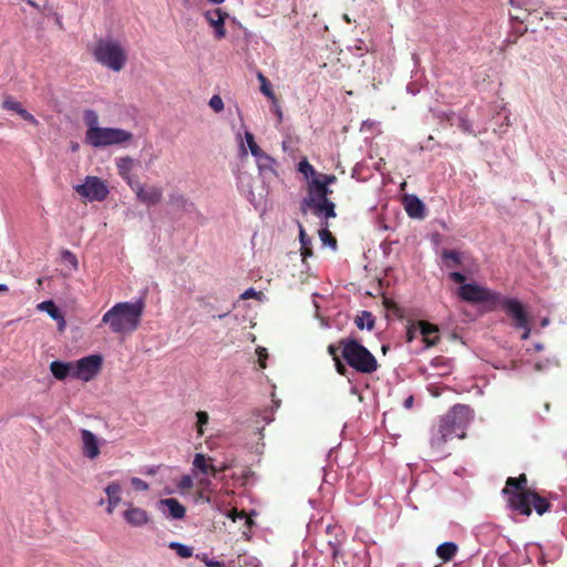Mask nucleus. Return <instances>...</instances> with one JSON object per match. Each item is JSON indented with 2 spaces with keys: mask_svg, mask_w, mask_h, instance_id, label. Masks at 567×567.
I'll return each instance as SVG.
<instances>
[{
  "mask_svg": "<svg viewBox=\"0 0 567 567\" xmlns=\"http://www.w3.org/2000/svg\"><path fill=\"white\" fill-rule=\"evenodd\" d=\"M474 417V411L470 405L455 404L431 431L430 444L436 451H443L449 441L466 436V427Z\"/></svg>",
  "mask_w": 567,
  "mask_h": 567,
  "instance_id": "f257e3e1",
  "label": "nucleus"
},
{
  "mask_svg": "<svg viewBox=\"0 0 567 567\" xmlns=\"http://www.w3.org/2000/svg\"><path fill=\"white\" fill-rule=\"evenodd\" d=\"M144 308L143 299L136 302H118L103 315L102 322L110 324L115 333H131L138 328Z\"/></svg>",
  "mask_w": 567,
  "mask_h": 567,
  "instance_id": "f03ea898",
  "label": "nucleus"
},
{
  "mask_svg": "<svg viewBox=\"0 0 567 567\" xmlns=\"http://www.w3.org/2000/svg\"><path fill=\"white\" fill-rule=\"evenodd\" d=\"M341 357L346 363L362 374H371L379 368L377 358L355 338H342L339 340Z\"/></svg>",
  "mask_w": 567,
  "mask_h": 567,
  "instance_id": "7ed1b4c3",
  "label": "nucleus"
},
{
  "mask_svg": "<svg viewBox=\"0 0 567 567\" xmlns=\"http://www.w3.org/2000/svg\"><path fill=\"white\" fill-rule=\"evenodd\" d=\"M83 122L87 127L85 142H130L132 133L122 128L100 127L99 115L92 109L84 110Z\"/></svg>",
  "mask_w": 567,
  "mask_h": 567,
  "instance_id": "20e7f679",
  "label": "nucleus"
},
{
  "mask_svg": "<svg viewBox=\"0 0 567 567\" xmlns=\"http://www.w3.org/2000/svg\"><path fill=\"white\" fill-rule=\"evenodd\" d=\"M93 55L99 63L115 72L121 71L126 62V54L122 47L110 40H99Z\"/></svg>",
  "mask_w": 567,
  "mask_h": 567,
  "instance_id": "39448f33",
  "label": "nucleus"
},
{
  "mask_svg": "<svg viewBox=\"0 0 567 567\" xmlns=\"http://www.w3.org/2000/svg\"><path fill=\"white\" fill-rule=\"evenodd\" d=\"M508 503L514 511L525 516L532 514V507L535 508L538 515H543L550 507L549 502L534 491L514 492L508 497Z\"/></svg>",
  "mask_w": 567,
  "mask_h": 567,
  "instance_id": "423d86ee",
  "label": "nucleus"
},
{
  "mask_svg": "<svg viewBox=\"0 0 567 567\" xmlns=\"http://www.w3.org/2000/svg\"><path fill=\"white\" fill-rule=\"evenodd\" d=\"M505 313L512 319L515 329H522V339L527 340L532 332L530 318L523 303L515 298H501L497 302Z\"/></svg>",
  "mask_w": 567,
  "mask_h": 567,
  "instance_id": "0eeeda50",
  "label": "nucleus"
},
{
  "mask_svg": "<svg viewBox=\"0 0 567 567\" xmlns=\"http://www.w3.org/2000/svg\"><path fill=\"white\" fill-rule=\"evenodd\" d=\"M458 297L470 303H491L499 301V293L477 284H464L458 288Z\"/></svg>",
  "mask_w": 567,
  "mask_h": 567,
  "instance_id": "6e6552de",
  "label": "nucleus"
},
{
  "mask_svg": "<svg viewBox=\"0 0 567 567\" xmlns=\"http://www.w3.org/2000/svg\"><path fill=\"white\" fill-rule=\"evenodd\" d=\"M470 110L455 113L453 111H437L435 116L442 122H446L450 126L456 127L467 135L475 136L476 133H481L482 128L478 125H474L468 118Z\"/></svg>",
  "mask_w": 567,
  "mask_h": 567,
  "instance_id": "1a4fd4ad",
  "label": "nucleus"
},
{
  "mask_svg": "<svg viewBox=\"0 0 567 567\" xmlns=\"http://www.w3.org/2000/svg\"><path fill=\"white\" fill-rule=\"evenodd\" d=\"M103 359L100 354H91L73 362L72 377L85 382L91 381L100 372Z\"/></svg>",
  "mask_w": 567,
  "mask_h": 567,
  "instance_id": "9d476101",
  "label": "nucleus"
},
{
  "mask_svg": "<svg viewBox=\"0 0 567 567\" xmlns=\"http://www.w3.org/2000/svg\"><path fill=\"white\" fill-rule=\"evenodd\" d=\"M75 192L90 202H102L109 195L106 185L95 176H87L83 184L74 186Z\"/></svg>",
  "mask_w": 567,
  "mask_h": 567,
  "instance_id": "9b49d317",
  "label": "nucleus"
},
{
  "mask_svg": "<svg viewBox=\"0 0 567 567\" xmlns=\"http://www.w3.org/2000/svg\"><path fill=\"white\" fill-rule=\"evenodd\" d=\"M130 187L138 202L146 206H155L163 199V189L155 185H145L138 181H130Z\"/></svg>",
  "mask_w": 567,
  "mask_h": 567,
  "instance_id": "f8f14e48",
  "label": "nucleus"
},
{
  "mask_svg": "<svg viewBox=\"0 0 567 567\" xmlns=\"http://www.w3.org/2000/svg\"><path fill=\"white\" fill-rule=\"evenodd\" d=\"M300 208L303 214L311 209L317 217L326 220L336 217V205L330 199L315 200L312 197H306L301 202Z\"/></svg>",
  "mask_w": 567,
  "mask_h": 567,
  "instance_id": "ddd939ff",
  "label": "nucleus"
},
{
  "mask_svg": "<svg viewBox=\"0 0 567 567\" xmlns=\"http://www.w3.org/2000/svg\"><path fill=\"white\" fill-rule=\"evenodd\" d=\"M205 20L214 29L216 39H223L226 35L225 20L228 18V13L220 9L207 10L204 13Z\"/></svg>",
  "mask_w": 567,
  "mask_h": 567,
  "instance_id": "4468645a",
  "label": "nucleus"
},
{
  "mask_svg": "<svg viewBox=\"0 0 567 567\" xmlns=\"http://www.w3.org/2000/svg\"><path fill=\"white\" fill-rule=\"evenodd\" d=\"M125 522L133 527H142L150 522L148 513L133 504H127V508L123 513Z\"/></svg>",
  "mask_w": 567,
  "mask_h": 567,
  "instance_id": "2eb2a0df",
  "label": "nucleus"
},
{
  "mask_svg": "<svg viewBox=\"0 0 567 567\" xmlns=\"http://www.w3.org/2000/svg\"><path fill=\"white\" fill-rule=\"evenodd\" d=\"M420 333L423 337V342L427 348L434 347L440 342V330L436 324L420 320L417 321Z\"/></svg>",
  "mask_w": 567,
  "mask_h": 567,
  "instance_id": "dca6fc26",
  "label": "nucleus"
},
{
  "mask_svg": "<svg viewBox=\"0 0 567 567\" xmlns=\"http://www.w3.org/2000/svg\"><path fill=\"white\" fill-rule=\"evenodd\" d=\"M81 439L83 444V454L94 460L100 455V447H99V441L97 437L89 430H81Z\"/></svg>",
  "mask_w": 567,
  "mask_h": 567,
  "instance_id": "f3484780",
  "label": "nucleus"
},
{
  "mask_svg": "<svg viewBox=\"0 0 567 567\" xmlns=\"http://www.w3.org/2000/svg\"><path fill=\"white\" fill-rule=\"evenodd\" d=\"M159 509H167L166 516L172 519H182L186 515V508L176 498H162L158 501Z\"/></svg>",
  "mask_w": 567,
  "mask_h": 567,
  "instance_id": "a211bd4d",
  "label": "nucleus"
},
{
  "mask_svg": "<svg viewBox=\"0 0 567 567\" xmlns=\"http://www.w3.org/2000/svg\"><path fill=\"white\" fill-rule=\"evenodd\" d=\"M2 107L6 111L14 112L22 120L32 125L39 124L38 120L29 111H27L20 102L13 100L11 96L4 99V101L2 102Z\"/></svg>",
  "mask_w": 567,
  "mask_h": 567,
  "instance_id": "6ab92c4d",
  "label": "nucleus"
},
{
  "mask_svg": "<svg viewBox=\"0 0 567 567\" xmlns=\"http://www.w3.org/2000/svg\"><path fill=\"white\" fill-rule=\"evenodd\" d=\"M307 193V197H312L315 200H324L329 199V195L332 194V189L315 177L308 182Z\"/></svg>",
  "mask_w": 567,
  "mask_h": 567,
  "instance_id": "aec40b11",
  "label": "nucleus"
},
{
  "mask_svg": "<svg viewBox=\"0 0 567 567\" xmlns=\"http://www.w3.org/2000/svg\"><path fill=\"white\" fill-rule=\"evenodd\" d=\"M404 208L411 218L423 219L425 217V205L415 195L404 197Z\"/></svg>",
  "mask_w": 567,
  "mask_h": 567,
  "instance_id": "412c9836",
  "label": "nucleus"
},
{
  "mask_svg": "<svg viewBox=\"0 0 567 567\" xmlns=\"http://www.w3.org/2000/svg\"><path fill=\"white\" fill-rule=\"evenodd\" d=\"M105 493L107 495V513L112 514L115 509V507L121 502V494H122V487L118 483L112 482L105 487Z\"/></svg>",
  "mask_w": 567,
  "mask_h": 567,
  "instance_id": "4be33fe9",
  "label": "nucleus"
},
{
  "mask_svg": "<svg viewBox=\"0 0 567 567\" xmlns=\"http://www.w3.org/2000/svg\"><path fill=\"white\" fill-rule=\"evenodd\" d=\"M503 492L507 494L508 497L514 492H532L527 488V476L525 474H520L518 477H508Z\"/></svg>",
  "mask_w": 567,
  "mask_h": 567,
  "instance_id": "5701e85b",
  "label": "nucleus"
},
{
  "mask_svg": "<svg viewBox=\"0 0 567 567\" xmlns=\"http://www.w3.org/2000/svg\"><path fill=\"white\" fill-rule=\"evenodd\" d=\"M50 371L56 380H64L66 377H72L73 362L52 361L50 363Z\"/></svg>",
  "mask_w": 567,
  "mask_h": 567,
  "instance_id": "b1692460",
  "label": "nucleus"
},
{
  "mask_svg": "<svg viewBox=\"0 0 567 567\" xmlns=\"http://www.w3.org/2000/svg\"><path fill=\"white\" fill-rule=\"evenodd\" d=\"M354 323L358 329L363 330L364 328L369 331L374 329L375 320L370 311H361L354 319Z\"/></svg>",
  "mask_w": 567,
  "mask_h": 567,
  "instance_id": "393cba45",
  "label": "nucleus"
},
{
  "mask_svg": "<svg viewBox=\"0 0 567 567\" xmlns=\"http://www.w3.org/2000/svg\"><path fill=\"white\" fill-rule=\"evenodd\" d=\"M457 553L456 544L446 542L437 546L436 554L443 561H450Z\"/></svg>",
  "mask_w": 567,
  "mask_h": 567,
  "instance_id": "a878e982",
  "label": "nucleus"
},
{
  "mask_svg": "<svg viewBox=\"0 0 567 567\" xmlns=\"http://www.w3.org/2000/svg\"><path fill=\"white\" fill-rule=\"evenodd\" d=\"M37 308L41 311H45L52 319L61 321L64 324L63 316L52 300H45L40 302Z\"/></svg>",
  "mask_w": 567,
  "mask_h": 567,
  "instance_id": "bb28decb",
  "label": "nucleus"
},
{
  "mask_svg": "<svg viewBox=\"0 0 567 567\" xmlns=\"http://www.w3.org/2000/svg\"><path fill=\"white\" fill-rule=\"evenodd\" d=\"M360 131L362 133H370V135H367L364 137V141L368 142L369 140L377 137L381 133L380 122L365 120L362 122Z\"/></svg>",
  "mask_w": 567,
  "mask_h": 567,
  "instance_id": "cd10ccee",
  "label": "nucleus"
},
{
  "mask_svg": "<svg viewBox=\"0 0 567 567\" xmlns=\"http://www.w3.org/2000/svg\"><path fill=\"white\" fill-rule=\"evenodd\" d=\"M299 240L301 244V256L305 261L308 257L312 256L311 239L307 236L305 228L299 224Z\"/></svg>",
  "mask_w": 567,
  "mask_h": 567,
  "instance_id": "c85d7f7f",
  "label": "nucleus"
},
{
  "mask_svg": "<svg viewBox=\"0 0 567 567\" xmlns=\"http://www.w3.org/2000/svg\"><path fill=\"white\" fill-rule=\"evenodd\" d=\"M442 259L447 268H456L462 264L461 256L455 250H444L442 252Z\"/></svg>",
  "mask_w": 567,
  "mask_h": 567,
  "instance_id": "c756f323",
  "label": "nucleus"
},
{
  "mask_svg": "<svg viewBox=\"0 0 567 567\" xmlns=\"http://www.w3.org/2000/svg\"><path fill=\"white\" fill-rule=\"evenodd\" d=\"M168 203L184 212H187L188 208L193 206V204L189 203L188 199L183 194H178V193L171 194Z\"/></svg>",
  "mask_w": 567,
  "mask_h": 567,
  "instance_id": "7c9ffc66",
  "label": "nucleus"
},
{
  "mask_svg": "<svg viewBox=\"0 0 567 567\" xmlns=\"http://www.w3.org/2000/svg\"><path fill=\"white\" fill-rule=\"evenodd\" d=\"M133 161L131 158H120L117 167H118V174L127 182L130 185V181H134L130 176V172L132 169Z\"/></svg>",
  "mask_w": 567,
  "mask_h": 567,
  "instance_id": "2f4dec72",
  "label": "nucleus"
},
{
  "mask_svg": "<svg viewBox=\"0 0 567 567\" xmlns=\"http://www.w3.org/2000/svg\"><path fill=\"white\" fill-rule=\"evenodd\" d=\"M257 166L259 168L260 172L265 173V172H270L272 174H275V159L269 156L268 154H264L261 155V157H259V159H257Z\"/></svg>",
  "mask_w": 567,
  "mask_h": 567,
  "instance_id": "473e14b6",
  "label": "nucleus"
},
{
  "mask_svg": "<svg viewBox=\"0 0 567 567\" xmlns=\"http://www.w3.org/2000/svg\"><path fill=\"white\" fill-rule=\"evenodd\" d=\"M257 79L260 82V92L270 100H275V93L269 80L261 73H257Z\"/></svg>",
  "mask_w": 567,
  "mask_h": 567,
  "instance_id": "72a5a7b5",
  "label": "nucleus"
},
{
  "mask_svg": "<svg viewBox=\"0 0 567 567\" xmlns=\"http://www.w3.org/2000/svg\"><path fill=\"white\" fill-rule=\"evenodd\" d=\"M210 461L212 460L209 457H206L204 454L197 453L195 454L193 464L202 473L208 474V465Z\"/></svg>",
  "mask_w": 567,
  "mask_h": 567,
  "instance_id": "f704fd0d",
  "label": "nucleus"
},
{
  "mask_svg": "<svg viewBox=\"0 0 567 567\" xmlns=\"http://www.w3.org/2000/svg\"><path fill=\"white\" fill-rule=\"evenodd\" d=\"M298 171L307 178H315L318 176V173L313 168V166L305 158L298 165Z\"/></svg>",
  "mask_w": 567,
  "mask_h": 567,
  "instance_id": "c9c22d12",
  "label": "nucleus"
},
{
  "mask_svg": "<svg viewBox=\"0 0 567 567\" xmlns=\"http://www.w3.org/2000/svg\"><path fill=\"white\" fill-rule=\"evenodd\" d=\"M169 547L175 549L177 555L181 556L182 558H189L193 555V549L186 545L179 543H172Z\"/></svg>",
  "mask_w": 567,
  "mask_h": 567,
  "instance_id": "e433bc0d",
  "label": "nucleus"
},
{
  "mask_svg": "<svg viewBox=\"0 0 567 567\" xmlns=\"http://www.w3.org/2000/svg\"><path fill=\"white\" fill-rule=\"evenodd\" d=\"M196 417H197V422H196L197 433H198V435H203L204 434V425H206L208 423L209 415L205 411H198L196 413Z\"/></svg>",
  "mask_w": 567,
  "mask_h": 567,
  "instance_id": "4c0bfd02",
  "label": "nucleus"
},
{
  "mask_svg": "<svg viewBox=\"0 0 567 567\" xmlns=\"http://www.w3.org/2000/svg\"><path fill=\"white\" fill-rule=\"evenodd\" d=\"M319 235L323 244L331 245L332 247L337 246V239L327 228L321 229Z\"/></svg>",
  "mask_w": 567,
  "mask_h": 567,
  "instance_id": "58836bf2",
  "label": "nucleus"
},
{
  "mask_svg": "<svg viewBox=\"0 0 567 567\" xmlns=\"http://www.w3.org/2000/svg\"><path fill=\"white\" fill-rule=\"evenodd\" d=\"M209 106L215 111V112H221L224 110V102H223V99L219 96V95H213L209 100Z\"/></svg>",
  "mask_w": 567,
  "mask_h": 567,
  "instance_id": "ea45409f",
  "label": "nucleus"
},
{
  "mask_svg": "<svg viewBox=\"0 0 567 567\" xmlns=\"http://www.w3.org/2000/svg\"><path fill=\"white\" fill-rule=\"evenodd\" d=\"M193 486L194 482L189 475H183L177 483V487L182 491L190 489Z\"/></svg>",
  "mask_w": 567,
  "mask_h": 567,
  "instance_id": "a19ab883",
  "label": "nucleus"
},
{
  "mask_svg": "<svg viewBox=\"0 0 567 567\" xmlns=\"http://www.w3.org/2000/svg\"><path fill=\"white\" fill-rule=\"evenodd\" d=\"M131 484L134 487V489H136V491L145 492L150 488L148 484L138 477H132Z\"/></svg>",
  "mask_w": 567,
  "mask_h": 567,
  "instance_id": "79ce46f5",
  "label": "nucleus"
},
{
  "mask_svg": "<svg viewBox=\"0 0 567 567\" xmlns=\"http://www.w3.org/2000/svg\"><path fill=\"white\" fill-rule=\"evenodd\" d=\"M256 353L258 355V363L261 369L266 368V359L268 358L267 350L262 347H258L256 350Z\"/></svg>",
  "mask_w": 567,
  "mask_h": 567,
  "instance_id": "37998d69",
  "label": "nucleus"
},
{
  "mask_svg": "<svg viewBox=\"0 0 567 567\" xmlns=\"http://www.w3.org/2000/svg\"><path fill=\"white\" fill-rule=\"evenodd\" d=\"M62 258L65 261L70 262L73 266L74 269L78 268V258H76V256L72 251L63 250L62 251Z\"/></svg>",
  "mask_w": 567,
  "mask_h": 567,
  "instance_id": "c03bdc74",
  "label": "nucleus"
},
{
  "mask_svg": "<svg viewBox=\"0 0 567 567\" xmlns=\"http://www.w3.org/2000/svg\"><path fill=\"white\" fill-rule=\"evenodd\" d=\"M316 178H318L320 182H322L327 186H329L331 184H334L337 182V177L334 175H332V174H330V175H328V174H318V176H316Z\"/></svg>",
  "mask_w": 567,
  "mask_h": 567,
  "instance_id": "a18cd8bd",
  "label": "nucleus"
},
{
  "mask_svg": "<svg viewBox=\"0 0 567 567\" xmlns=\"http://www.w3.org/2000/svg\"><path fill=\"white\" fill-rule=\"evenodd\" d=\"M341 350L340 348V344L338 343L337 346L336 344H329L328 346V353L331 355L333 362L336 361V359H341L342 357L339 355L338 351Z\"/></svg>",
  "mask_w": 567,
  "mask_h": 567,
  "instance_id": "49530a36",
  "label": "nucleus"
},
{
  "mask_svg": "<svg viewBox=\"0 0 567 567\" xmlns=\"http://www.w3.org/2000/svg\"><path fill=\"white\" fill-rule=\"evenodd\" d=\"M247 146L249 147L250 153L256 157V161L265 154L259 144H247Z\"/></svg>",
  "mask_w": 567,
  "mask_h": 567,
  "instance_id": "de8ad7c7",
  "label": "nucleus"
},
{
  "mask_svg": "<svg viewBox=\"0 0 567 567\" xmlns=\"http://www.w3.org/2000/svg\"><path fill=\"white\" fill-rule=\"evenodd\" d=\"M449 277L454 282L462 284V285H464V282L466 280V277L462 272H458V271L451 272Z\"/></svg>",
  "mask_w": 567,
  "mask_h": 567,
  "instance_id": "09e8293b",
  "label": "nucleus"
},
{
  "mask_svg": "<svg viewBox=\"0 0 567 567\" xmlns=\"http://www.w3.org/2000/svg\"><path fill=\"white\" fill-rule=\"evenodd\" d=\"M334 367H336V371L340 375H346L347 374L348 369H347L346 364L341 361V359H336Z\"/></svg>",
  "mask_w": 567,
  "mask_h": 567,
  "instance_id": "8fccbe9b",
  "label": "nucleus"
},
{
  "mask_svg": "<svg viewBox=\"0 0 567 567\" xmlns=\"http://www.w3.org/2000/svg\"><path fill=\"white\" fill-rule=\"evenodd\" d=\"M236 142H244V140L240 135V132H238L236 135ZM245 142H247V143L255 142L254 134L247 130H245Z\"/></svg>",
  "mask_w": 567,
  "mask_h": 567,
  "instance_id": "3c124183",
  "label": "nucleus"
},
{
  "mask_svg": "<svg viewBox=\"0 0 567 567\" xmlns=\"http://www.w3.org/2000/svg\"><path fill=\"white\" fill-rule=\"evenodd\" d=\"M260 293L261 292H257L254 288H249L241 295V299L247 300L250 298H256Z\"/></svg>",
  "mask_w": 567,
  "mask_h": 567,
  "instance_id": "603ef678",
  "label": "nucleus"
},
{
  "mask_svg": "<svg viewBox=\"0 0 567 567\" xmlns=\"http://www.w3.org/2000/svg\"><path fill=\"white\" fill-rule=\"evenodd\" d=\"M225 467L218 470L215 465H213L212 463H209L208 465V474L212 475L213 477H215L220 471H224Z\"/></svg>",
  "mask_w": 567,
  "mask_h": 567,
  "instance_id": "864d4df0",
  "label": "nucleus"
},
{
  "mask_svg": "<svg viewBox=\"0 0 567 567\" xmlns=\"http://www.w3.org/2000/svg\"><path fill=\"white\" fill-rule=\"evenodd\" d=\"M414 334H415V328L413 326L409 327L408 331H406V337H408L409 342H411L414 339Z\"/></svg>",
  "mask_w": 567,
  "mask_h": 567,
  "instance_id": "5fc2aeb1",
  "label": "nucleus"
},
{
  "mask_svg": "<svg viewBox=\"0 0 567 567\" xmlns=\"http://www.w3.org/2000/svg\"><path fill=\"white\" fill-rule=\"evenodd\" d=\"M206 566L207 567H225V564L221 561H217V560H209V561H206Z\"/></svg>",
  "mask_w": 567,
  "mask_h": 567,
  "instance_id": "6e6d98bb",
  "label": "nucleus"
},
{
  "mask_svg": "<svg viewBox=\"0 0 567 567\" xmlns=\"http://www.w3.org/2000/svg\"><path fill=\"white\" fill-rule=\"evenodd\" d=\"M413 402H414V399H413V396H412V395H410V396H408V398L404 400L403 406H404L405 409H410V408H412Z\"/></svg>",
  "mask_w": 567,
  "mask_h": 567,
  "instance_id": "4d7b16f0",
  "label": "nucleus"
},
{
  "mask_svg": "<svg viewBox=\"0 0 567 567\" xmlns=\"http://www.w3.org/2000/svg\"><path fill=\"white\" fill-rule=\"evenodd\" d=\"M239 145H240V147H239V154H240V156L246 157V156H247V148H246V144H245V143H241V144H239Z\"/></svg>",
  "mask_w": 567,
  "mask_h": 567,
  "instance_id": "13d9d810",
  "label": "nucleus"
},
{
  "mask_svg": "<svg viewBox=\"0 0 567 567\" xmlns=\"http://www.w3.org/2000/svg\"><path fill=\"white\" fill-rule=\"evenodd\" d=\"M199 485L202 486L203 489H205V488H207L210 485V481L207 480V478H202L199 481Z\"/></svg>",
  "mask_w": 567,
  "mask_h": 567,
  "instance_id": "bf43d9fd",
  "label": "nucleus"
},
{
  "mask_svg": "<svg viewBox=\"0 0 567 567\" xmlns=\"http://www.w3.org/2000/svg\"><path fill=\"white\" fill-rule=\"evenodd\" d=\"M9 290L7 285L0 284V292H7Z\"/></svg>",
  "mask_w": 567,
  "mask_h": 567,
  "instance_id": "052dcab7",
  "label": "nucleus"
},
{
  "mask_svg": "<svg viewBox=\"0 0 567 567\" xmlns=\"http://www.w3.org/2000/svg\"><path fill=\"white\" fill-rule=\"evenodd\" d=\"M549 323V319L548 318H544L540 322L542 327H546L547 324Z\"/></svg>",
  "mask_w": 567,
  "mask_h": 567,
  "instance_id": "680f3d73",
  "label": "nucleus"
},
{
  "mask_svg": "<svg viewBox=\"0 0 567 567\" xmlns=\"http://www.w3.org/2000/svg\"><path fill=\"white\" fill-rule=\"evenodd\" d=\"M210 3L213 4H220L223 3L225 0H208Z\"/></svg>",
  "mask_w": 567,
  "mask_h": 567,
  "instance_id": "e2e57ef3",
  "label": "nucleus"
},
{
  "mask_svg": "<svg viewBox=\"0 0 567 567\" xmlns=\"http://www.w3.org/2000/svg\"><path fill=\"white\" fill-rule=\"evenodd\" d=\"M28 3H29L30 6H32V7H37L35 2H34V1H32V0H28Z\"/></svg>",
  "mask_w": 567,
  "mask_h": 567,
  "instance_id": "0e129e2a",
  "label": "nucleus"
},
{
  "mask_svg": "<svg viewBox=\"0 0 567 567\" xmlns=\"http://www.w3.org/2000/svg\"><path fill=\"white\" fill-rule=\"evenodd\" d=\"M75 151H78V144H74L72 147V152H75Z\"/></svg>",
  "mask_w": 567,
  "mask_h": 567,
  "instance_id": "69168bd1",
  "label": "nucleus"
},
{
  "mask_svg": "<svg viewBox=\"0 0 567 567\" xmlns=\"http://www.w3.org/2000/svg\"><path fill=\"white\" fill-rule=\"evenodd\" d=\"M210 559H208L206 556L203 557V561L204 564L206 565V561H209Z\"/></svg>",
  "mask_w": 567,
  "mask_h": 567,
  "instance_id": "338daca9",
  "label": "nucleus"
},
{
  "mask_svg": "<svg viewBox=\"0 0 567 567\" xmlns=\"http://www.w3.org/2000/svg\"><path fill=\"white\" fill-rule=\"evenodd\" d=\"M228 315V312L224 313V315H219L218 318L221 319L224 317H226Z\"/></svg>",
  "mask_w": 567,
  "mask_h": 567,
  "instance_id": "774afa93",
  "label": "nucleus"
}]
</instances>
